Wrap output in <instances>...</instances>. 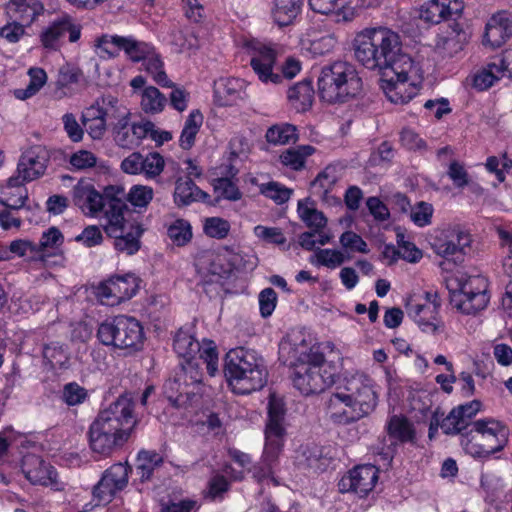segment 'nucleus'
Returning a JSON list of instances; mask_svg holds the SVG:
<instances>
[{"mask_svg":"<svg viewBox=\"0 0 512 512\" xmlns=\"http://www.w3.org/2000/svg\"><path fill=\"white\" fill-rule=\"evenodd\" d=\"M168 236L171 241L177 246H184L192 238V231L190 224L182 219L176 220L168 228Z\"/></svg>","mask_w":512,"mask_h":512,"instance_id":"nucleus-51","label":"nucleus"},{"mask_svg":"<svg viewBox=\"0 0 512 512\" xmlns=\"http://www.w3.org/2000/svg\"><path fill=\"white\" fill-rule=\"evenodd\" d=\"M268 417L265 426V444L260 461L250 471L253 478L261 482L273 479L287 436L285 427L286 408L283 399L272 393L268 401Z\"/></svg>","mask_w":512,"mask_h":512,"instance_id":"nucleus-5","label":"nucleus"},{"mask_svg":"<svg viewBox=\"0 0 512 512\" xmlns=\"http://www.w3.org/2000/svg\"><path fill=\"white\" fill-rule=\"evenodd\" d=\"M213 185L218 197H222L230 201H237L242 197V193L238 189L237 185L229 178L215 179Z\"/></svg>","mask_w":512,"mask_h":512,"instance_id":"nucleus-57","label":"nucleus"},{"mask_svg":"<svg viewBox=\"0 0 512 512\" xmlns=\"http://www.w3.org/2000/svg\"><path fill=\"white\" fill-rule=\"evenodd\" d=\"M265 137L270 144L285 145L297 139L296 128L287 123L274 125L267 130Z\"/></svg>","mask_w":512,"mask_h":512,"instance_id":"nucleus-45","label":"nucleus"},{"mask_svg":"<svg viewBox=\"0 0 512 512\" xmlns=\"http://www.w3.org/2000/svg\"><path fill=\"white\" fill-rule=\"evenodd\" d=\"M43 357L52 367H63L68 361V355L64 345L59 342H51L44 346Z\"/></svg>","mask_w":512,"mask_h":512,"instance_id":"nucleus-55","label":"nucleus"},{"mask_svg":"<svg viewBox=\"0 0 512 512\" xmlns=\"http://www.w3.org/2000/svg\"><path fill=\"white\" fill-rule=\"evenodd\" d=\"M181 370L178 372L183 378V382L189 387L190 385L200 384L203 379V373L200 369L199 360L192 359L180 363Z\"/></svg>","mask_w":512,"mask_h":512,"instance_id":"nucleus-54","label":"nucleus"},{"mask_svg":"<svg viewBox=\"0 0 512 512\" xmlns=\"http://www.w3.org/2000/svg\"><path fill=\"white\" fill-rule=\"evenodd\" d=\"M229 230V222L222 218L211 217L205 221L204 231L206 235L212 238L223 239L228 235Z\"/></svg>","mask_w":512,"mask_h":512,"instance_id":"nucleus-61","label":"nucleus"},{"mask_svg":"<svg viewBox=\"0 0 512 512\" xmlns=\"http://www.w3.org/2000/svg\"><path fill=\"white\" fill-rule=\"evenodd\" d=\"M287 99L297 112L309 110L314 100V89L311 81L303 80L290 87L287 91Z\"/></svg>","mask_w":512,"mask_h":512,"instance_id":"nucleus-32","label":"nucleus"},{"mask_svg":"<svg viewBox=\"0 0 512 512\" xmlns=\"http://www.w3.org/2000/svg\"><path fill=\"white\" fill-rule=\"evenodd\" d=\"M317 85L319 97L329 104L348 102L363 90V81L356 67L345 61L323 66Z\"/></svg>","mask_w":512,"mask_h":512,"instance_id":"nucleus-7","label":"nucleus"},{"mask_svg":"<svg viewBox=\"0 0 512 512\" xmlns=\"http://www.w3.org/2000/svg\"><path fill=\"white\" fill-rule=\"evenodd\" d=\"M209 195L201 190L189 177H180L176 181L174 201L178 206H187L193 202L206 201Z\"/></svg>","mask_w":512,"mask_h":512,"instance_id":"nucleus-30","label":"nucleus"},{"mask_svg":"<svg viewBox=\"0 0 512 512\" xmlns=\"http://www.w3.org/2000/svg\"><path fill=\"white\" fill-rule=\"evenodd\" d=\"M163 464V457L156 451L141 450L136 460V472L141 482L151 480L155 470Z\"/></svg>","mask_w":512,"mask_h":512,"instance_id":"nucleus-36","label":"nucleus"},{"mask_svg":"<svg viewBox=\"0 0 512 512\" xmlns=\"http://www.w3.org/2000/svg\"><path fill=\"white\" fill-rule=\"evenodd\" d=\"M173 348L179 357L187 361L196 359L200 343L188 331L180 329L174 337Z\"/></svg>","mask_w":512,"mask_h":512,"instance_id":"nucleus-38","label":"nucleus"},{"mask_svg":"<svg viewBox=\"0 0 512 512\" xmlns=\"http://www.w3.org/2000/svg\"><path fill=\"white\" fill-rule=\"evenodd\" d=\"M203 123V115L199 110L192 111L187 117L183 130L180 135L179 143L180 146L188 150L195 143V137L200 130Z\"/></svg>","mask_w":512,"mask_h":512,"instance_id":"nucleus-40","label":"nucleus"},{"mask_svg":"<svg viewBox=\"0 0 512 512\" xmlns=\"http://www.w3.org/2000/svg\"><path fill=\"white\" fill-rule=\"evenodd\" d=\"M325 450L324 447L315 443L302 444L295 451L294 463L302 470L314 473L323 472L331 462V458L328 457Z\"/></svg>","mask_w":512,"mask_h":512,"instance_id":"nucleus-24","label":"nucleus"},{"mask_svg":"<svg viewBox=\"0 0 512 512\" xmlns=\"http://www.w3.org/2000/svg\"><path fill=\"white\" fill-rule=\"evenodd\" d=\"M463 9L462 0H428L420 9L419 16L427 23L439 24L442 21H453L450 25L453 35L444 39L442 47L450 57L463 49V43L466 40V33L458 22Z\"/></svg>","mask_w":512,"mask_h":512,"instance_id":"nucleus-9","label":"nucleus"},{"mask_svg":"<svg viewBox=\"0 0 512 512\" xmlns=\"http://www.w3.org/2000/svg\"><path fill=\"white\" fill-rule=\"evenodd\" d=\"M337 182L336 168L327 166L322 170L311 183L313 194L318 195L323 200L328 201L329 192Z\"/></svg>","mask_w":512,"mask_h":512,"instance_id":"nucleus-41","label":"nucleus"},{"mask_svg":"<svg viewBox=\"0 0 512 512\" xmlns=\"http://www.w3.org/2000/svg\"><path fill=\"white\" fill-rule=\"evenodd\" d=\"M314 257L316 258V261L311 258V263L319 266H325L330 269H335L342 265L347 259H350V257H346L344 253L339 250L320 248L315 251Z\"/></svg>","mask_w":512,"mask_h":512,"instance_id":"nucleus-48","label":"nucleus"},{"mask_svg":"<svg viewBox=\"0 0 512 512\" xmlns=\"http://www.w3.org/2000/svg\"><path fill=\"white\" fill-rule=\"evenodd\" d=\"M314 147L310 145L289 148L280 155V161L283 165L293 170H300L304 167L306 158L313 154Z\"/></svg>","mask_w":512,"mask_h":512,"instance_id":"nucleus-43","label":"nucleus"},{"mask_svg":"<svg viewBox=\"0 0 512 512\" xmlns=\"http://www.w3.org/2000/svg\"><path fill=\"white\" fill-rule=\"evenodd\" d=\"M164 395L175 408H181L187 405L190 400V395L194 392L189 390L186 383L179 373L173 378H169L163 386Z\"/></svg>","mask_w":512,"mask_h":512,"instance_id":"nucleus-33","label":"nucleus"},{"mask_svg":"<svg viewBox=\"0 0 512 512\" xmlns=\"http://www.w3.org/2000/svg\"><path fill=\"white\" fill-rule=\"evenodd\" d=\"M408 315L414 320L424 333L439 334L444 332V322L439 314L431 309V305L409 302Z\"/></svg>","mask_w":512,"mask_h":512,"instance_id":"nucleus-25","label":"nucleus"},{"mask_svg":"<svg viewBox=\"0 0 512 512\" xmlns=\"http://www.w3.org/2000/svg\"><path fill=\"white\" fill-rule=\"evenodd\" d=\"M446 283L451 303L462 313L475 314L487 306L488 281L484 276L461 273L447 279Z\"/></svg>","mask_w":512,"mask_h":512,"instance_id":"nucleus-11","label":"nucleus"},{"mask_svg":"<svg viewBox=\"0 0 512 512\" xmlns=\"http://www.w3.org/2000/svg\"><path fill=\"white\" fill-rule=\"evenodd\" d=\"M298 214L306 226L315 233H318L327 225V218L323 212L314 207H309L301 201L298 203Z\"/></svg>","mask_w":512,"mask_h":512,"instance_id":"nucleus-44","label":"nucleus"},{"mask_svg":"<svg viewBox=\"0 0 512 512\" xmlns=\"http://www.w3.org/2000/svg\"><path fill=\"white\" fill-rule=\"evenodd\" d=\"M153 189L145 185H134L131 187L128 194L125 196V201L128 200L134 207L143 208L153 199Z\"/></svg>","mask_w":512,"mask_h":512,"instance_id":"nucleus-52","label":"nucleus"},{"mask_svg":"<svg viewBox=\"0 0 512 512\" xmlns=\"http://www.w3.org/2000/svg\"><path fill=\"white\" fill-rule=\"evenodd\" d=\"M470 234L460 230H452L435 240L433 249L439 256L454 263L463 261L465 249L470 246Z\"/></svg>","mask_w":512,"mask_h":512,"instance_id":"nucleus-23","label":"nucleus"},{"mask_svg":"<svg viewBox=\"0 0 512 512\" xmlns=\"http://www.w3.org/2000/svg\"><path fill=\"white\" fill-rule=\"evenodd\" d=\"M225 375L234 393L246 395L262 389L268 373L257 352L238 347L226 354Z\"/></svg>","mask_w":512,"mask_h":512,"instance_id":"nucleus-6","label":"nucleus"},{"mask_svg":"<svg viewBox=\"0 0 512 512\" xmlns=\"http://www.w3.org/2000/svg\"><path fill=\"white\" fill-rule=\"evenodd\" d=\"M136 422L132 399L127 395L118 397L90 425V448L104 456L111 454L128 440Z\"/></svg>","mask_w":512,"mask_h":512,"instance_id":"nucleus-2","label":"nucleus"},{"mask_svg":"<svg viewBox=\"0 0 512 512\" xmlns=\"http://www.w3.org/2000/svg\"><path fill=\"white\" fill-rule=\"evenodd\" d=\"M30 76L29 84L24 89H16L15 96L20 100L28 99L34 96L46 83V72L41 68H31L28 72Z\"/></svg>","mask_w":512,"mask_h":512,"instance_id":"nucleus-46","label":"nucleus"},{"mask_svg":"<svg viewBox=\"0 0 512 512\" xmlns=\"http://www.w3.org/2000/svg\"><path fill=\"white\" fill-rule=\"evenodd\" d=\"M109 207V220L103 225V229L109 237L114 238V248L126 255L137 253L144 232L142 226L137 221L126 219L129 209L125 202L116 200Z\"/></svg>","mask_w":512,"mask_h":512,"instance_id":"nucleus-12","label":"nucleus"},{"mask_svg":"<svg viewBox=\"0 0 512 512\" xmlns=\"http://www.w3.org/2000/svg\"><path fill=\"white\" fill-rule=\"evenodd\" d=\"M137 291L133 275L114 276L97 287V296L103 304L114 306L132 298Z\"/></svg>","mask_w":512,"mask_h":512,"instance_id":"nucleus-19","label":"nucleus"},{"mask_svg":"<svg viewBox=\"0 0 512 512\" xmlns=\"http://www.w3.org/2000/svg\"><path fill=\"white\" fill-rule=\"evenodd\" d=\"M260 192L278 204L287 202L292 194V190L274 181L260 185Z\"/></svg>","mask_w":512,"mask_h":512,"instance_id":"nucleus-56","label":"nucleus"},{"mask_svg":"<svg viewBox=\"0 0 512 512\" xmlns=\"http://www.w3.org/2000/svg\"><path fill=\"white\" fill-rule=\"evenodd\" d=\"M377 405L372 379L357 373L345 379L343 390L333 393L326 402V414L335 424L346 425L370 414Z\"/></svg>","mask_w":512,"mask_h":512,"instance_id":"nucleus-3","label":"nucleus"},{"mask_svg":"<svg viewBox=\"0 0 512 512\" xmlns=\"http://www.w3.org/2000/svg\"><path fill=\"white\" fill-rule=\"evenodd\" d=\"M378 481V470L373 465H359L349 470L338 482L341 493H354L365 497Z\"/></svg>","mask_w":512,"mask_h":512,"instance_id":"nucleus-18","label":"nucleus"},{"mask_svg":"<svg viewBox=\"0 0 512 512\" xmlns=\"http://www.w3.org/2000/svg\"><path fill=\"white\" fill-rule=\"evenodd\" d=\"M509 429L493 419L474 421L461 438L464 451L474 458H485L501 451L508 443Z\"/></svg>","mask_w":512,"mask_h":512,"instance_id":"nucleus-8","label":"nucleus"},{"mask_svg":"<svg viewBox=\"0 0 512 512\" xmlns=\"http://www.w3.org/2000/svg\"><path fill=\"white\" fill-rule=\"evenodd\" d=\"M116 47L125 52L127 57L133 62H140L153 53L154 47L146 42L138 41L129 36L123 38H114Z\"/></svg>","mask_w":512,"mask_h":512,"instance_id":"nucleus-35","label":"nucleus"},{"mask_svg":"<svg viewBox=\"0 0 512 512\" xmlns=\"http://www.w3.org/2000/svg\"><path fill=\"white\" fill-rule=\"evenodd\" d=\"M142 174L146 179H156L165 167V160L158 152H149L143 155Z\"/></svg>","mask_w":512,"mask_h":512,"instance_id":"nucleus-49","label":"nucleus"},{"mask_svg":"<svg viewBox=\"0 0 512 512\" xmlns=\"http://www.w3.org/2000/svg\"><path fill=\"white\" fill-rule=\"evenodd\" d=\"M144 70L152 77L155 83L162 87H174V83L168 78L164 71V63L159 54L153 50V53L143 61Z\"/></svg>","mask_w":512,"mask_h":512,"instance_id":"nucleus-39","label":"nucleus"},{"mask_svg":"<svg viewBox=\"0 0 512 512\" xmlns=\"http://www.w3.org/2000/svg\"><path fill=\"white\" fill-rule=\"evenodd\" d=\"M303 0H275L272 16L279 26H287L301 11Z\"/></svg>","mask_w":512,"mask_h":512,"instance_id":"nucleus-37","label":"nucleus"},{"mask_svg":"<svg viewBox=\"0 0 512 512\" xmlns=\"http://www.w3.org/2000/svg\"><path fill=\"white\" fill-rule=\"evenodd\" d=\"M167 98L154 86L145 87L141 93V107L146 113L157 114L164 110Z\"/></svg>","mask_w":512,"mask_h":512,"instance_id":"nucleus-42","label":"nucleus"},{"mask_svg":"<svg viewBox=\"0 0 512 512\" xmlns=\"http://www.w3.org/2000/svg\"><path fill=\"white\" fill-rule=\"evenodd\" d=\"M277 304V294L273 288H265L259 294V308L262 317L272 315Z\"/></svg>","mask_w":512,"mask_h":512,"instance_id":"nucleus-64","label":"nucleus"},{"mask_svg":"<svg viewBox=\"0 0 512 512\" xmlns=\"http://www.w3.org/2000/svg\"><path fill=\"white\" fill-rule=\"evenodd\" d=\"M63 235L56 227H50L42 234V237L37 245L36 253H41L44 256L46 252L51 249H56L63 243Z\"/></svg>","mask_w":512,"mask_h":512,"instance_id":"nucleus-53","label":"nucleus"},{"mask_svg":"<svg viewBox=\"0 0 512 512\" xmlns=\"http://www.w3.org/2000/svg\"><path fill=\"white\" fill-rule=\"evenodd\" d=\"M97 337L106 346L138 349L143 343L144 332L138 320L119 315L102 322L98 327Z\"/></svg>","mask_w":512,"mask_h":512,"instance_id":"nucleus-13","label":"nucleus"},{"mask_svg":"<svg viewBox=\"0 0 512 512\" xmlns=\"http://www.w3.org/2000/svg\"><path fill=\"white\" fill-rule=\"evenodd\" d=\"M242 93V81L237 78H220L214 83V96L218 105L231 106Z\"/></svg>","mask_w":512,"mask_h":512,"instance_id":"nucleus-31","label":"nucleus"},{"mask_svg":"<svg viewBox=\"0 0 512 512\" xmlns=\"http://www.w3.org/2000/svg\"><path fill=\"white\" fill-rule=\"evenodd\" d=\"M388 436L399 443L416 442V431L414 425L405 417L394 415L390 417L386 425Z\"/></svg>","mask_w":512,"mask_h":512,"instance_id":"nucleus-34","label":"nucleus"},{"mask_svg":"<svg viewBox=\"0 0 512 512\" xmlns=\"http://www.w3.org/2000/svg\"><path fill=\"white\" fill-rule=\"evenodd\" d=\"M67 33L70 42H77L81 36V27L70 16L65 15L55 19L41 32L40 41L45 49L57 50Z\"/></svg>","mask_w":512,"mask_h":512,"instance_id":"nucleus-20","label":"nucleus"},{"mask_svg":"<svg viewBox=\"0 0 512 512\" xmlns=\"http://www.w3.org/2000/svg\"><path fill=\"white\" fill-rule=\"evenodd\" d=\"M87 396V390L75 382L68 383L63 388L62 398L69 406L83 403Z\"/></svg>","mask_w":512,"mask_h":512,"instance_id":"nucleus-60","label":"nucleus"},{"mask_svg":"<svg viewBox=\"0 0 512 512\" xmlns=\"http://www.w3.org/2000/svg\"><path fill=\"white\" fill-rule=\"evenodd\" d=\"M355 59L369 70H378L382 75L388 69L400 68V73L413 67L412 58L402 53L398 33L387 27L365 28L353 42Z\"/></svg>","mask_w":512,"mask_h":512,"instance_id":"nucleus-1","label":"nucleus"},{"mask_svg":"<svg viewBox=\"0 0 512 512\" xmlns=\"http://www.w3.org/2000/svg\"><path fill=\"white\" fill-rule=\"evenodd\" d=\"M512 36V14L501 11L491 17L486 25L484 43L491 47L501 46Z\"/></svg>","mask_w":512,"mask_h":512,"instance_id":"nucleus-26","label":"nucleus"},{"mask_svg":"<svg viewBox=\"0 0 512 512\" xmlns=\"http://www.w3.org/2000/svg\"><path fill=\"white\" fill-rule=\"evenodd\" d=\"M21 469L27 480L33 485L50 486L60 490L57 472L53 466L35 454H27L22 459Z\"/></svg>","mask_w":512,"mask_h":512,"instance_id":"nucleus-21","label":"nucleus"},{"mask_svg":"<svg viewBox=\"0 0 512 512\" xmlns=\"http://www.w3.org/2000/svg\"><path fill=\"white\" fill-rule=\"evenodd\" d=\"M279 357L293 369V384L303 395L322 392L333 383L331 375L324 376L321 373L324 355L311 347L305 339L299 343L282 341Z\"/></svg>","mask_w":512,"mask_h":512,"instance_id":"nucleus-4","label":"nucleus"},{"mask_svg":"<svg viewBox=\"0 0 512 512\" xmlns=\"http://www.w3.org/2000/svg\"><path fill=\"white\" fill-rule=\"evenodd\" d=\"M499 74L498 64L490 63L474 76L473 86L479 91L487 90L499 80Z\"/></svg>","mask_w":512,"mask_h":512,"instance_id":"nucleus-50","label":"nucleus"},{"mask_svg":"<svg viewBox=\"0 0 512 512\" xmlns=\"http://www.w3.org/2000/svg\"><path fill=\"white\" fill-rule=\"evenodd\" d=\"M206 496L211 500H222L223 496L230 489V482L221 474H216L210 478L207 486Z\"/></svg>","mask_w":512,"mask_h":512,"instance_id":"nucleus-59","label":"nucleus"},{"mask_svg":"<svg viewBox=\"0 0 512 512\" xmlns=\"http://www.w3.org/2000/svg\"><path fill=\"white\" fill-rule=\"evenodd\" d=\"M69 163L74 170H86L96 166L97 157L92 152L81 149L70 156Z\"/></svg>","mask_w":512,"mask_h":512,"instance_id":"nucleus-62","label":"nucleus"},{"mask_svg":"<svg viewBox=\"0 0 512 512\" xmlns=\"http://www.w3.org/2000/svg\"><path fill=\"white\" fill-rule=\"evenodd\" d=\"M111 120L110 112L97 105L89 107L82 115L83 125L92 139H101L106 131L107 121Z\"/></svg>","mask_w":512,"mask_h":512,"instance_id":"nucleus-28","label":"nucleus"},{"mask_svg":"<svg viewBox=\"0 0 512 512\" xmlns=\"http://www.w3.org/2000/svg\"><path fill=\"white\" fill-rule=\"evenodd\" d=\"M113 135L116 144L121 148L132 149L136 147V138L130 124V112L127 109H115Z\"/></svg>","mask_w":512,"mask_h":512,"instance_id":"nucleus-29","label":"nucleus"},{"mask_svg":"<svg viewBox=\"0 0 512 512\" xmlns=\"http://www.w3.org/2000/svg\"><path fill=\"white\" fill-rule=\"evenodd\" d=\"M130 472L131 467L123 463L113 464L106 469L92 491L98 504H109L119 492L123 491L128 485Z\"/></svg>","mask_w":512,"mask_h":512,"instance_id":"nucleus-16","label":"nucleus"},{"mask_svg":"<svg viewBox=\"0 0 512 512\" xmlns=\"http://www.w3.org/2000/svg\"><path fill=\"white\" fill-rule=\"evenodd\" d=\"M433 211L431 204L424 201L418 202L409 211L410 219L415 225L424 227L431 223Z\"/></svg>","mask_w":512,"mask_h":512,"instance_id":"nucleus-58","label":"nucleus"},{"mask_svg":"<svg viewBox=\"0 0 512 512\" xmlns=\"http://www.w3.org/2000/svg\"><path fill=\"white\" fill-rule=\"evenodd\" d=\"M125 190L120 186L108 187L104 194H100L93 184L85 181L78 182L73 188V203L85 215L96 216L103 212L105 221L109 220V206L116 200L125 202Z\"/></svg>","mask_w":512,"mask_h":512,"instance_id":"nucleus-14","label":"nucleus"},{"mask_svg":"<svg viewBox=\"0 0 512 512\" xmlns=\"http://www.w3.org/2000/svg\"><path fill=\"white\" fill-rule=\"evenodd\" d=\"M254 234L267 243L282 245L286 242V237L278 227L257 225L254 228Z\"/></svg>","mask_w":512,"mask_h":512,"instance_id":"nucleus-63","label":"nucleus"},{"mask_svg":"<svg viewBox=\"0 0 512 512\" xmlns=\"http://www.w3.org/2000/svg\"><path fill=\"white\" fill-rule=\"evenodd\" d=\"M44 6L39 0H10L7 4V13L11 19L29 26L42 14Z\"/></svg>","mask_w":512,"mask_h":512,"instance_id":"nucleus-27","label":"nucleus"},{"mask_svg":"<svg viewBox=\"0 0 512 512\" xmlns=\"http://www.w3.org/2000/svg\"><path fill=\"white\" fill-rule=\"evenodd\" d=\"M277 58L275 45L258 41L251 44L250 65L262 83L278 85L284 78L292 79L300 72V62L295 58L288 57L283 64H278Z\"/></svg>","mask_w":512,"mask_h":512,"instance_id":"nucleus-10","label":"nucleus"},{"mask_svg":"<svg viewBox=\"0 0 512 512\" xmlns=\"http://www.w3.org/2000/svg\"><path fill=\"white\" fill-rule=\"evenodd\" d=\"M480 408L481 403L478 400L453 408L440 424L442 431L447 435L460 434L462 438L463 434H466L472 428V418Z\"/></svg>","mask_w":512,"mask_h":512,"instance_id":"nucleus-22","label":"nucleus"},{"mask_svg":"<svg viewBox=\"0 0 512 512\" xmlns=\"http://www.w3.org/2000/svg\"><path fill=\"white\" fill-rule=\"evenodd\" d=\"M49 159V152L46 148L40 145L28 148L19 159L17 174L8 179V186L20 187L25 182L41 177L46 171Z\"/></svg>","mask_w":512,"mask_h":512,"instance_id":"nucleus-15","label":"nucleus"},{"mask_svg":"<svg viewBox=\"0 0 512 512\" xmlns=\"http://www.w3.org/2000/svg\"><path fill=\"white\" fill-rule=\"evenodd\" d=\"M199 361L206 364L207 372L210 376H215L218 371V351L217 347L212 340L204 339L200 344Z\"/></svg>","mask_w":512,"mask_h":512,"instance_id":"nucleus-47","label":"nucleus"},{"mask_svg":"<svg viewBox=\"0 0 512 512\" xmlns=\"http://www.w3.org/2000/svg\"><path fill=\"white\" fill-rule=\"evenodd\" d=\"M414 69L413 64V67L405 69L403 73H400V68L383 72L379 79L380 87L390 102L406 104L414 97L415 87L407 84L408 76Z\"/></svg>","mask_w":512,"mask_h":512,"instance_id":"nucleus-17","label":"nucleus"}]
</instances>
